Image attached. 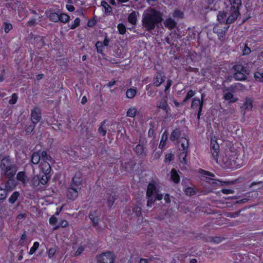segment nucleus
<instances>
[{"label":"nucleus","instance_id":"38","mask_svg":"<svg viewBox=\"0 0 263 263\" xmlns=\"http://www.w3.org/2000/svg\"><path fill=\"white\" fill-rule=\"evenodd\" d=\"M59 22L66 24L68 23L70 20V16L68 14L62 13L59 10Z\"/></svg>","mask_w":263,"mask_h":263},{"label":"nucleus","instance_id":"30","mask_svg":"<svg viewBox=\"0 0 263 263\" xmlns=\"http://www.w3.org/2000/svg\"><path fill=\"white\" fill-rule=\"evenodd\" d=\"M128 22L133 25L137 24V16L135 11H132L128 16Z\"/></svg>","mask_w":263,"mask_h":263},{"label":"nucleus","instance_id":"23","mask_svg":"<svg viewBox=\"0 0 263 263\" xmlns=\"http://www.w3.org/2000/svg\"><path fill=\"white\" fill-rule=\"evenodd\" d=\"M170 174L171 181L175 184H178L180 181V177L177 170L174 168H172Z\"/></svg>","mask_w":263,"mask_h":263},{"label":"nucleus","instance_id":"21","mask_svg":"<svg viewBox=\"0 0 263 263\" xmlns=\"http://www.w3.org/2000/svg\"><path fill=\"white\" fill-rule=\"evenodd\" d=\"M233 69L235 72H242L244 73L249 74V69L241 63H237L233 66Z\"/></svg>","mask_w":263,"mask_h":263},{"label":"nucleus","instance_id":"7","mask_svg":"<svg viewBox=\"0 0 263 263\" xmlns=\"http://www.w3.org/2000/svg\"><path fill=\"white\" fill-rule=\"evenodd\" d=\"M233 159H234L233 165H234V166H233V170L241 167L246 163L247 161L245 155H241L234 151Z\"/></svg>","mask_w":263,"mask_h":263},{"label":"nucleus","instance_id":"45","mask_svg":"<svg viewBox=\"0 0 263 263\" xmlns=\"http://www.w3.org/2000/svg\"><path fill=\"white\" fill-rule=\"evenodd\" d=\"M95 47L97 49V52L99 53L102 54L104 51V47L105 46L103 45V43L101 41H97L95 44Z\"/></svg>","mask_w":263,"mask_h":263},{"label":"nucleus","instance_id":"35","mask_svg":"<svg viewBox=\"0 0 263 263\" xmlns=\"http://www.w3.org/2000/svg\"><path fill=\"white\" fill-rule=\"evenodd\" d=\"M37 176H40V181L41 184H42V185L46 184L50 180L51 177L50 175H46L45 174H44L43 173H40V174L37 175Z\"/></svg>","mask_w":263,"mask_h":263},{"label":"nucleus","instance_id":"53","mask_svg":"<svg viewBox=\"0 0 263 263\" xmlns=\"http://www.w3.org/2000/svg\"><path fill=\"white\" fill-rule=\"evenodd\" d=\"M4 31L6 33H8L12 29L13 26L10 23L4 22L3 23Z\"/></svg>","mask_w":263,"mask_h":263},{"label":"nucleus","instance_id":"47","mask_svg":"<svg viewBox=\"0 0 263 263\" xmlns=\"http://www.w3.org/2000/svg\"><path fill=\"white\" fill-rule=\"evenodd\" d=\"M16 179L18 181L24 183L26 181V174L24 171H20L16 175Z\"/></svg>","mask_w":263,"mask_h":263},{"label":"nucleus","instance_id":"60","mask_svg":"<svg viewBox=\"0 0 263 263\" xmlns=\"http://www.w3.org/2000/svg\"><path fill=\"white\" fill-rule=\"evenodd\" d=\"M133 211L135 213L137 217H140L142 213V209L141 207L136 205L133 208Z\"/></svg>","mask_w":263,"mask_h":263},{"label":"nucleus","instance_id":"1","mask_svg":"<svg viewBox=\"0 0 263 263\" xmlns=\"http://www.w3.org/2000/svg\"><path fill=\"white\" fill-rule=\"evenodd\" d=\"M217 140L218 139L216 136H211L210 148L211 153L213 159L223 168L233 170V151H227L222 154L220 156L219 160H218L219 145Z\"/></svg>","mask_w":263,"mask_h":263},{"label":"nucleus","instance_id":"28","mask_svg":"<svg viewBox=\"0 0 263 263\" xmlns=\"http://www.w3.org/2000/svg\"><path fill=\"white\" fill-rule=\"evenodd\" d=\"M180 135V129L179 128H175L172 132L170 139L172 141H177L179 139Z\"/></svg>","mask_w":263,"mask_h":263},{"label":"nucleus","instance_id":"29","mask_svg":"<svg viewBox=\"0 0 263 263\" xmlns=\"http://www.w3.org/2000/svg\"><path fill=\"white\" fill-rule=\"evenodd\" d=\"M81 184V180L80 177L74 175L71 179V182L69 186H73L77 189H78Z\"/></svg>","mask_w":263,"mask_h":263},{"label":"nucleus","instance_id":"5","mask_svg":"<svg viewBox=\"0 0 263 263\" xmlns=\"http://www.w3.org/2000/svg\"><path fill=\"white\" fill-rule=\"evenodd\" d=\"M229 27V25L217 24L214 26L213 31L214 33L217 35L218 40L220 41L224 42L226 39V32Z\"/></svg>","mask_w":263,"mask_h":263},{"label":"nucleus","instance_id":"49","mask_svg":"<svg viewBox=\"0 0 263 263\" xmlns=\"http://www.w3.org/2000/svg\"><path fill=\"white\" fill-rule=\"evenodd\" d=\"M196 94V92L193 91L192 89H190L187 92L186 96L184 98L183 100V103H186L191 98L193 97Z\"/></svg>","mask_w":263,"mask_h":263},{"label":"nucleus","instance_id":"32","mask_svg":"<svg viewBox=\"0 0 263 263\" xmlns=\"http://www.w3.org/2000/svg\"><path fill=\"white\" fill-rule=\"evenodd\" d=\"M253 107V101L251 99L247 98L242 108L245 110H251Z\"/></svg>","mask_w":263,"mask_h":263},{"label":"nucleus","instance_id":"41","mask_svg":"<svg viewBox=\"0 0 263 263\" xmlns=\"http://www.w3.org/2000/svg\"><path fill=\"white\" fill-rule=\"evenodd\" d=\"M167 102L165 99H162L159 101V104L157 105V107L167 112Z\"/></svg>","mask_w":263,"mask_h":263},{"label":"nucleus","instance_id":"27","mask_svg":"<svg viewBox=\"0 0 263 263\" xmlns=\"http://www.w3.org/2000/svg\"><path fill=\"white\" fill-rule=\"evenodd\" d=\"M180 143V151H188L189 147V140L185 138H182L179 141V144Z\"/></svg>","mask_w":263,"mask_h":263},{"label":"nucleus","instance_id":"39","mask_svg":"<svg viewBox=\"0 0 263 263\" xmlns=\"http://www.w3.org/2000/svg\"><path fill=\"white\" fill-rule=\"evenodd\" d=\"M102 6L105 9V13L106 15H110L112 13L111 7L108 5V4L105 1H102Z\"/></svg>","mask_w":263,"mask_h":263},{"label":"nucleus","instance_id":"22","mask_svg":"<svg viewBox=\"0 0 263 263\" xmlns=\"http://www.w3.org/2000/svg\"><path fill=\"white\" fill-rule=\"evenodd\" d=\"M8 179L5 183V189L8 192H11L14 190L16 186V182L14 178H7Z\"/></svg>","mask_w":263,"mask_h":263},{"label":"nucleus","instance_id":"13","mask_svg":"<svg viewBox=\"0 0 263 263\" xmlns=\"http://www.w3.org/2000/svg\"><path fill=\"white\" fill-rule=\"evenodd\" d=\"M100 213L99 212L98 210H95L92 211H90L88 217L92 222V226L95 227L98 226L99 224Z\"/></svg>","mask_w":263,"mask_h":263},{"label":"nucleus","instance_id":"9","mask_svg":"<svg viewBox=\"0 0 263 263\" xmlns=\"http://www.w3.org/2000/svg\"><path fill=\"white\" fill-rule=\"evenodd\" d=\"M6 7L15 11L17 10L19 15H21L22 12L25 10V5L16 0H13L10 3H7Z\"/></svg>","mask_w":263,"mask_h":263},{"label":"nucleus","instance_id":"20","mask_svg":"<svg viewBox=\"0 0 263 263\" xmlns=\"http://www.w3.org/2000/svg\"><path fill=\"white\" fill-rule=\"evenodd\" d=\"M133 150L138 156L143 157L146 156V154L144 152L145 147L143 144L139 143L133 148Z\"/></svg>","mask_w":263,"mask_h":263},{"label":"nucleus","instance_id":"3","mask_svg":"<svg viewBox=\"0 0 263 263\" xmlns=\"http://www.w3.org/2000/svg\"><path fill=\"white\" fill-rule=\"evenodd\" d=\"M0 169L2 174L6 178H14L17 172L15 165L8 157H5L1 160Z\"/></svg>","mask_w":263,"mask_h":263},{"label":"nucleus","instance_id":"52","mask_svg":"<svg viewBox=\"0 0 263 263\" xmlns=\"http://www.w3.org/2000/svg\"><path fill=\"white\" fill-rule=\"evenodd\" d=\"M255 185H257V187L256 189H254V190H259L260 189H261L263 187V181H253L251 183L249 186L250 187H253Z\"/></svg>","mask_w":263,"mask_h":263},{"label":"nucleus","instance_id":"8","mask_svg":"<svg viewBox=\"0 0 263 263\" xmlns=\"http://www.w3.org/2000/svg\"><path fill=\"white\" fill-rule=\"evenodd\" d=\"M201 32V30L197 27L194 26L188 28V33L187 38L188 41L196 40L199 42L200 40V34Z\"/></svg>","mask_w":263,"mask_h":263},{"label":"nucleus","instance_id":"44","mask_svg":"<svg viewBox=\"0 0 263 263\" xmlns=\"http://www.w3.org/2000/svg\"><path fill=\"white\" fill-rule=\"evenodd\" d=\"M137 114V109L135 107L129 108L126 112V116L128 117L134 118Z\"/></svg>","mask_w":263,"mask_h":263},{"label":"nucleus","instance_id":"17","mask_svg":"<svg viewBox=\"0 0 263 263\" xmlns=\"http://www.w3.org/2000/svg\"><path fill=\"white\" fill-rule=\"evenodd\" d=\"M208 7L211 10L217 11L220 9L222 2L221 0H206Z\"/></svg>","mask_w":263,"mask_h":263},{"label":"nucleus","instance_id":"34","mask_svg":"<svg viewBox=\"0 0 263 263\" xmlns=\"http://www.w3.org/2000/svg\"><path fill=\"white\" fill-rule=\"evenodd\" d=\"M248 74L244 73L242 72H235L234 73V78L235 80L237 81H245L247 79V76Z\"/></svg>","mask_w":263,"mask_h":263},{"label":"nucleus","instance_id":"51","mask_svg":"<svg viewBox=\"0 0 263 263\" xmlns=\"http://www.w3.org/2000/svg\"><path fill=\"white\" fill-rule=\"evenodd\" d=\"M39 246H40V243L39 242H37V241L34 242L32 247L30 248V249L28 252V254L29 255L33 254L35 252L36 250L39 248Z\"/></svg>","mask_w":263,"mask_h":263},{"label":"nucleus","instance_id":"40","mask_svg":"<svg viewBox=\"0 0 263 263\" xmlns=\"http://www.w3.org/2000/svg\"><path fill=\"white\" fill-rule=\"evenodd\" d=\"M137 92L136 88H129L126 90V96L128 99H133L136 96Z\"/></svg>","mask_w":263,"mask_h":263},{"label":"nucleus","instance_id":"62","mask_svg":"<svg viewBox=\"0 0 263 263\" xmlns=\"http://www.w3.org/2000/svg\"><path fill=\"white\" fill-rule=\"evenodd\" d=\"M57 252V250L53 248H51L48 249V256L49 258H52L54 255H55V253Z\"/></svg>","mask_w":263,"mask_h":263},{"label":"nucleus","instance_id":"12","mask_svg":"<svg viewBox=\"0 0 263 263\" xmlns=\"http://www.w3.org/2000/svg\"><path fill=\"white\" fill-rule=\"evenodd\" d=\"M41 119V110L40 108L34 107L31 111V120L32 123L36 124Z\"/></svg>","mask_w":263,"mask_h":263},{"label":"nucleus","instance_id":"19","mask_svg":"<svg viewBox=\"0 0 263 263\" xmlns=\"http://www.w3.org/2000/svg\"><path fill=\"white\" fill-rule=\"evenodd\" d=\"M158 192V190L154 183L150 182L148 184L146 192V195L147 197H152Z\"/></svg>","mask_w":263,"mask_h":263},{"label":"nucleus","instance_id":"18","mask_svg":"<svg viewBox=\"0 0 263 263\" xmlns=\"http://www.w3.org/2000/svg\"><path fill=\"white\" fill-rule=\"evenodd\" d=\"M209 182L213 185L219 186L229 185L234 183V182L233 181H226L214 178L210 179Z\"/></svg>","mask_w":263,"mask_h":263},{"label":"nucleus","instance_id":"63","mask_svg":"<svg viewBox=\"0 0 263 263\" xmlns=\"http://www.w3.org/2000/svg\"><path fill=\"white\" fill-rule=\"evenodd\" d=\"M251 49L250 47L248 46L247 44H244V47L242 49V54L243 55H249L251 53Z\"/></svg>","mask_w":263,"mask_h":263},{"label":"nucleus","instance_id":"4","mask_svg":"<svg viewBox=\"0 0 263 263\" xmlns=\"http://www.w3.org/2000/svg\"><path fill=\"white\" fill-rule=\"evenodd\" d=\"M230 6L228 7V13L229 14L228 21L234 23L240 15V10L241 6V0H229Z\"/></svg>","mask_w":263,"mask_h":263},{"label":"nucleus","instance_id":"31","mask_svg":"<svg viewBox=\"0 0 263 263\" xmlns=\"http://www.w3.org/2000/svg\"><path fill=\"white\" fill-rule=\"evenodd\" d=\"M41 160V156L39 152H33L31 155L30 161L33 164H37Z\"/></svg>","mask_w":263,"mask_h":263},{"label":"nucleus","instance_id":"15","mask_svg":"<svg viewBox=\"0 0 263 263\" xmlns=\"http://www.w3.org/2000/svg\"><path fill=\"white\" fill-rule=\"evenodd\" d=\"M66 196L69 200H75L78 196V189L69 186L67 189Z\"/></svg>","mask_w":263,"mask_h":263},{"label":"nucleus","instance_id":"2","mask_svg":"<svg viewBox=\"0 0 263 263\" xmlns=\"http://www.w3.org/2000/svg\"><path fill=\"white\" fill-rule=\"evenodd\" d=\"M161 13L155 9H152L150 11L143 15L142 24L147 31L154 30L156 26L162 21Z\"/></svg>","mask_w":263,"mask_h":263},{"label":"nucleus","instance_id":"61","mask_svg":"<svg viewBox=\"0 0 263 263\" xmlns=\"http://www.w3.org/2000/svg\"><path fill=\"white\" fill-rule=\"evenodd\" d=\"M174 156L172 153H168L165 155L164 162L165 163H170L173 159Z\"/></svg>","mask_w":263,"mask_h":263},{"label":"nucleus","instance_id":"33","mask_svg":"<svg viewBox=\"0 0 263 263\" xmlns=\"http://www.w3.org/2000/svg\"><path fill=\"white\" fill-rule=\"evenodd\" d=\"M223 98L226 100H228L230 103H235L237 101V98H235L233 93L231 92H228L224 93Z\"/></svg>","mask_w":263,"mask_h":263},{"label":"nucleus","instance_id":"43","mask_svg":"<svg viewBox=\"0 0 263 263\" xmlns=\"http://www.w3.org/2000/svg\"><path fill=\"white\" fill-rule=\"evenodd\" d=\"M106 123V120H104L101 123L100 126L98 128V133L102 135V136L104 137L106 134V130L104 127L105 124Z\"/></svg>","mask_w":263,"mask_h":263},{"label":"nucleus","instance_id":"26","mask_svg":"<svg viewBox=\"0 0 263 263\" xmlns=\"http://www.w3.org/2000/svg\"><path fill=\"white\" fill-rule=\"evenodd\" d=\"M47 17L51 22L54 23L59 22V13L55 12L52 10H50L47 15Z\"/></svg>","mask_w":263,"mask_h":263},{"label":"nucleus","instance_id":"36","mask_svg":"<svg viewBox=\"0 0 263 263\" xmlns=\"http://www.w3.org/2000/svg\"><path fill=\"white\" fill-rule=\"evenodd\" d=\"M224 239L223 237L220 236H215V237H209L206 240L207 242H211L213 243L218 244L221 243L222 240Z\"/></svg>","mask_w":263,"mask_h":263},{"label":"nucleus","instance_id":"64","mask_svg":"<svg viewBox=\"0 0 263 263\" xmlns=\"http://www.w3.org/2000/svg\"><path fill=\"white\" fill-rule=\"evenodd\" d=\"M97 21L95 19V17H92L91 19L88 20L87 25L89 27H93L96 25Z\"/></svg>","mask_w":263,"mask_h":263},{"label":"nucleus","instance_id":"6","mask_svg":"<svg viewBox=\"0 0 263 263\" xmlns=\"http://www.w3.org/2000/svg\"><path fill=\"white\" fill-rule=\"evenodd\" d=\"M116 256L110 251H107L97 255L98 263H114Z\"/></svg>","mask_w":263,"mask_h":263},{"label":"nucleus","instance_id":"37","mask_svg":"<svg viewBox=\"0 0 263 263\" xmlns=\"http://www.w3.org/2000/svg\"><path fill=\"white\" fill-rule=\"evenodd\" d=\"M167 139V135L166 134V132H164L162 135V137L159 145V148L160 149H163L165 148L166 144V141Z\"/></svg>","mask_w":263,"mask_h":263},{"label":"nucleus","instance_id":"10","mask_svg":"<svg viewBox=\"0 0 263 263\" xmlns=\"http://www.w3.org/2000/svg\"><path fill=\"white\" fill-rule=\"evenodd\" d=\"M166 79L165 73L162 70L157 71L154 74L153 78V84L154 86L159 87L163 82H164Z\"/></svg>","mask_w":263,"mask_h":263},{"label":"nucleus","instance_id":"50","mask_svg":"<svg viewBox=\"0 0 263 263\" xmlns=\"http://www.w3.org/2000/svg\"><path fill=\"white\" fill-rule=\"evenodd\" d=\"M117 29L119 34L121 35H124V34H125L126 29L125 26L123 23H119L117 25Z\"/></svg>","mask_w":263,"mask_h":263},{"label":"nucleus","instance_id":"57","mask_svg":"<svg viewBox=\"0 0 263 263\" xmlns=\"http://www.w3.org/2000/svg\"><path fill=\"white\" fill-rule=\"evenodd\" d=\"M39 19H36L33 17H31L29 18V21L27 22L26 25L28 27H32L34 26L37 23V21Z\"/></svg>","mask_w":263,"mask_h":263},{"label":"nucleus","instance_id":"48","mask_svg":"<svg viewBox=\"0 0 263 263\" xmlns=\"http://www.w3.org/2000/svg\"><path fill=\"white\" fill-rule=\"evenodd\" d=\"M80 18L79 17H76L73 22H72L71 24L68 26L70 29L73 30L80 26Z\"/></svg>","mask_w":263,"mask_h":263},{"label":"nucleus","instance_id":"11","mask_svg":"<svg viewBox=\"0 0 263 263\" xmlns=\"http://www.w3.org/2000/svg\"><path fill=\"white\" fill-rule=\"evenodd\" d=\"M217 17V20L219 23L218 24L230 26V25L232 23L228 21V18H229V14L228 13V11L227 12L224 11H218Z\"/></svg>","mask_w":263,"mask_h":263},{"label":"nucleus","instance_id":"55","mask_svg":"<svg viewBox=\"0 0 263 263\" xmlns=\"http://www.w3.org/2000/svg\"><path fill=\"white\" fill-rule=\"evenodd\" d=\"M254 77L256 81L259 82H263V73H260L257 71L255 72L254 73Z\"/></svg>","mask_w":263,"mask_h":263},{"label":"nucleus","instance_id":"46","mask_svg":"<svg viewBox=\"0 0 263 263\" xmlns=\"http://www.w3.org/2000/svg\"><path fill=\"white\" fill-rule=\"evenodd\" d=\"M179 155V159L182 163H186V157L188 153V151H181Z\"/></svg>","mask_w":263,"mask_h":263},{"label":"nucleus","instance_id":"59","mask_svg":"<svg viewBox=\"0 0 263 263\" xmlns=\"http://www.w3.org/2000/svg\"><path fill=\"white\" fill-rule=\"evenodd\" d=\"M17 95L16 93H13L11 96V98L9 101V103L12 105L15 104L17 102Z\"/></svg>","mask_w":263,"mask_h":263},{"label":"nucleus","instance_id":"58","mask_svg":"<svg viewBox=\"0 0 263 263\" xmlns=\"http://www.w3.org/2000/svg\"><path fill=\"white\" fill-rule=\"evenodd\" d=\"M7 192L5 189L0 187V200H4L7 196Z\"/></svg>","mask_w":263,"mask_h":263},{"label":"nucleus","instance_id":"25","mask_svg":"<svg viewBox=\"0 0 263 263\" xmlns=\"http://www.w3.org/2000/svg\"><path fill=\"white\" fill-rule=\"evenodd\" d=\"M113 193L114 195L109 194L108 191L106 192V195L108 196L107 197V203L109 208H111L114 205L115 200L117 199L115 193L112 192V194Z\"/></svg>","mask_w":263,"mask_h":263},{"label":"nucleus","instance_id":"54","mask_svg":"<svg viewBox=\"0 0 263 263\" xmlns=\"http://www.w3.org/2000/svg\"><path fill=\"white\" fill-rule=\"evenodd\" d=\"M41 183L40 181V176H35L33 177L31 180V184L34 187L37 186Z\"/></svg>","mask_w":263,"mask_h":263},{"label":"nucleus","instance_id":"14","mask_svg":"<svg viewBox=\"0 0 263 263\" xmlns=\"http://www.w3.org/2000/svg\"><path fill=\"white\" fill-rule=\"evenodd\" d=\"M205 96L203 94H201V99L198 98H194L192 100L191 103V108L194 110H197L198 108L200 107V105L202 104V106H203L204 104V98Z\"/></svg>","mask_w":263,"mask_h":263},{"label":"nucleus","instance_id":"24","mask_svg":"<svg viewBox=\"0 0 263 263\" xmlns=\"http://www.w3.org/2000/svg\"><path fill=\"white\" fill-rule=\"evenodd\" d=\"M164 26L170 30H172L176 26V22L171 17L166 18L164 22Z\"/></svg>","mask_w":263,"mask_h":263},{"label":"nucleus","instance_id":"42","mask_svg":"<svg viewBox=\"0 0 263 263\" xmlns=\"http://www.w3.org/2000/svg\"><path fill=\"white\" fill-rule=\"evenodd\" d=\"M20 196V193L17 191H15L12 193L10 198H9V202L11 204H14Z\"/></svg>","mask_w":263,"mask_h":263},{"label":"nucleus","instance_id":"16","mask_svg":"<svg viewBox=\"0 0 263 263\" xmlns=\"http://www.w3.org/2000/svg\"><path fill=\"white\" fill-rule=\"evenodd\" d=\"M51 171V166L47 161H42L40 164V173L46 175H50Z\"/></svg>","mask_w":263,"mask_h":263},{"label":"nucleus","instance_id":"56","mask_svg":"<svg viewBox=\"0 0 263 263\" xmlns=\"http://www.w3.org/2000/svg\"><path fill=\"white\" fill-rule=\"evenodd\" d=\"M184 192L187 196H191L196 194V191L192 187H188L185 189Z\"/></svg>","mask_w":263,"mask_h":263}]
</instances>
